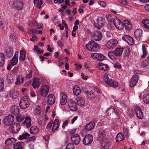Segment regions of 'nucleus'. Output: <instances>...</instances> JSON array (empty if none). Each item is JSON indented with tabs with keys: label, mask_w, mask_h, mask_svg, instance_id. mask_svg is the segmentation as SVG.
<instances>
[{
	"label": "nucleus",
	"mask_w": 149,
	"mask_h": 149,
	"mask_svg": "<svg viewBox=\"0 0 149 149\" xmlns=\"http://www.w3.org/2000/svg\"><path fill=\"white\" fill-rule=\"evenodd\" d=\"M49 90V87L47 85L42 86L39 91L40 95L43 97H45L48 95Z\"/></svg>",
	"instance_id": "2"
},
{
	"label": "nucleus",
	"mask_w": 149,
	"mask_h": 149,
	"mask_svg": "<svg viewBox=\"0 0 149 149\" xmlns=\"http://www.w3.org/2000/svg\"><path fill=\"white\" fill-rule=\"evenodd\" d=\"M10 112L14 115L18 114L19 113V108L17 106H12L10 109Z\"/></svg>",
	"instance_id": "23"
},
{
	"label": "nucleus",
	"mask_w": 149,
	"mask_h": 149,
	"mask_svg": "<svg viewBox=\"0 0 149 149\" xmlns=\"http://www.w3.org/2000/svg\"><path fill=\"white\" fill-rule=\"evenodd\" d=\"M93 138L92 136L90 134L86 135L83 139V142L85 145L90 144L93 142Z\"/></svg>",
	"instance_id": "7"
},
{
	"label": "nucleus",
	"mask_w": 149,
	"mask_h": 149,
	"mask_svg": "<svg viewBox=\"0 0 149 149\" xmlns=\"http://www.w3.org/2000/svg\"><path fill=\"white\" fill-rule=\"evenodd\" d=\"M60 103L62 105H64L67 101V95L65 93L61 94L60 96Z\"/></svg>",
	"instance_id": "22"
},
{
	"label": "nucleus",
	"mask_w": 149,
	"mask_h": 149,
	"mask_svg": "<svg viewBox=\"0 0 149 149\" xmlns=\"http://www.w3.org/2000/svg\"><path fill=\"white\" fill-rule=\"evenodd\" d=\"M5 61V57L3 53H0V66H3Z\"/></svg>",
	"instance_id": "34"
},
{
	"label": "nucleus",
	"mask_w": 149,
	"mask_h": 149,
	"mask_svg": "<svg viewBox=\"0 0 149 149\" xmlns=\"http://www.w3.org/2000/svg\"><path fill=\"white\" fill-rule=\"evenodd\" d=\"M104 81L107 84L111 79H109L107 74H105L104 77Z\"/></svg>",
	"instance_id": "55"
},
{
	"label": "nucleus",
	"mask_w": 149,
	"mask_h": 149,
	"mask_svg": "<svg viewBox=\"0 0 149 149\" xmlns=\"http://www.w3.org/2000/svg\"><path fill=\"white\" fill-rule=\"evenodd\" d=\"M39 131V128L35 126L31 127L30 129V133L33 134H37L38 133Z\"/></svg>",
	"instance_id": "28"
},
{
	"label": "nucleus",
	"mask_w": 149,
	"mask_h": 149,
	"mask_svg": "<svg viewBox=\"0 0 149 149\" xmlns=\"http://www.w3.org/2000/svg\"><path fill=\"white\" fill-rule=\"evenodd\" d=\"M100 134L99 135L98 140L102 142L103 141L107 139H105L104 137V134L103 132H100Z\"/></svg>",
	"instance_id": "41"
},
{
	"label": "nucleus",
	"mask_w": 149,
	"mask_h": 149,
	"mask_svg": "<svg viewBox=\"0 0 149 149\" xmlns=\"http://www.w3.org/2000/svg\"><path fill=\"white\" fill-rule=\"evenodd\" d=\"M111 144L110 142L106 139L102 142V147L104 149H109L111 147Z\"/></svg>",
	"instance_id": "19"
},
{
	"label": "nucleus",
	"mask_w": 149,
	"mask_h": 149,
	"mask_svg": "<svg viewBox=\"0 0 149 149\" xmlns=\"http://www.w3.org/2000/svg\"><path fill=\"white\" fill-rule=\"evenodd\" d=\"M91 35L93 39L96 41H100L102 38V33L98 31H95L92 33Z\"/></svg>",
	"instance_id": "3"
},
{
	"label": "nucleus",
	"mask_w": 149,
	"mask_h": 149,
	"mask_svg": "<svg viewBox=\"0 0 149 149\" xmlns=\"http://www.w3.org/2000/svg\"><path fill=\"white\" fill-rule=\"evenodd\" d=\"M12 6L13 8L21 10L24 7V4L23 2L17 0H14L12 3Z\"/></svg>",
	"instance_id": "9"
},
{
	"label": "nucleus",
	"mask_w": 149,
	"mask_h": 149,
	"mask_svg": "<svg viewBox=\"0 0 149 149\" xmlns=\"http://www.w3.org/2000/svg\"><path fill=\"white\" fill-rule=\"evenodd\" d=\"M59 124L58 120H55L53 124V126L52 128V131L54 132L55 130H56L59 127Z\"/></svg>",
	"instance_id": "37"
},
{
	"label": "nucleus",
	"mask_w": 149,
	"mask_h": 149,
	"mask_svg": "<svg viewBox=\"0 0 149 149\" xmlns=\"http://www.w3.org/2000/svg\"><path fill=\"white\" fill-rule=\"evenodd\" d=\"M125 139L123 135L121 133H118L116 137V140L117 142H120Z\"/></svg>",
	"instance_id": "42"
},
{
	"label": "nucleus",
	"mask_w": 149,
	"mask_h": 149,
	"mask_svg": "<svg viewBox=\"0 0 149 149\" xmlns=\"http://www.w3.org/2000/svg\"><path fill=\"white\" fill-rule=\"evenodd\" d=\"M142 48L143 54L142 56L141 57L144 58L147 55V50L145 46L144 45H143Z\"/></svg>",
	"instance_id": "51"
},
{
	"label": "nucleus",
	"mask_w": 149,
	"mask_h": 149,
	"mask_svg": "<svg viewBox=\"0 0 149 149\" xmlns=\"http://www.w3.org/2000/svg\"><path fill=\"white\" fill-rule=\"evenodd\" d=\"M142 23L145 28L149 29V19H145L142 21Z\"/></svg>",
	"instance_id": "45"
},
{
	"label": "nucleus",
	"mask_w": 149,
	"mask_h": 149,
	"mask_svg": "<svg viewBox=\"0 0 149 149\" xmlns=\"http://www.w3.org/2000/svg\"><path fill=\"white\" fill-rule=\"evenodd\" d=\"M4 23L2 21H0V29L2 30L4 28Z\"/></svg>",
	"instance_id": "64"
},
{
	"label": "nucleus",
	"mask_w": 149,
	"mask_h": 149,
	"mask_svg": "<svg viewBox=\"0 0 149 149\" xmlns=\"http://www.w3.org/2000/svg\"><path fill=\"white\" fill-rule=\"evenodd\" d=\"M68 103L70 109L72 111H75L77 109V104L75 102L72 100H69L68 102Z\"/></svg>",
	"instance_id": "11"
},
{
	"label": "nucleus",
	"mask_w": 149,
	"mask_h": 149,
	"mask_svg": "<svg viewBox=\"0 0 149 149\" xmlns=\"http://www.w3.org/2000/svg\"><path fill=\"white\" fill-rule=\"evenodd\" d=\"M131 53V51L129 48L125 49L124 53V56L125 57H128L130 55Z\"/></svg>",
	"instance_id": "47"
},
{
	"label": "nucleus",
	"mask_w": 149,
	"mask_h": 149,
	"mask_svg": "<svg viewBox=\"0 0 149 149\" xmlns=\"http://www.w3.org/2000/svg\"><path fill=\"white\" fill-rule=\"evenodd\" d=\"M65 149H74V146L72 143H68L66 146Z\"/></svg>",
	"instance_id": "54"
},
{
	"label": "nucleus",
	"mask_w": 149,
	"mask_h": 149,
	"mask_svg": "<svg viewBox=\"0 0 149 149\" xmlns=\"http://www.w3.org/2000/svg\"><path fill=\"white\" fill-rule=\"evenodd\" d=\"M14 117L13 115H9L6 116L3 120V123L6 126H9L14 122Z\"/></svg>",
	"instance_id": "6"
},
{
	"label": "nucleus",
	"mask_w": 149,
	"mask_h": 149,
	"mask_svg": "<svg viewBox=\"0 0 149 149\" xmlns=\"http://www.w3.org/2000/svg\"><path fill=\"white\" fill-rule=\"evenodd\" d=\"M105 19L102 17L99 18L97 19V23L95 24V26L98 29H100L104 24Z\"/></svg>",
	"instance_id": "12"
},
{
	"label": "nucleus",
	"mask_w": 149,
	"mask_h": 149,
	"mask_svg": "<svg viewBox=\"0 0 149 149\" xmlns=\"http://www.w3.org/2000/svg\"><path fill=\"white\" fill-rule=\"evenodd\" d=\"M108 55L109 57L113 60H116L118 57L114 51L109 52L108 54Z\"/></svg>",
	"instance_id": "27"
},
{
	"label": "nucleus",
	"mask_w": 149,
	"mask_h": 149,
	"mask_svg": "<svg viewBox=\"0 0 149 149\" xmlns=\"http://www.w3.org/2000/svg\"><path fill=\"white\" fill-rule=\"evenodd\" d=\"M98 68L99 69L107 71L108 70L109 67L107 64H104L101 63H99Z\"/></svg>",
	"instance_id": "33"
},
{
	"label": "nucleus",
	"mask_w": 149,
	"mask_h": 149,
	"mask_svg": "<svg viewBox=\"0 0 149 149\" xmlns=\"http://www.w3.org/2000/svg\"><path fill=\"white\" fill-rule=\"evenodd\" d=\"M11 76V75L10 76H8L7 78V81L9 83H12L13 82V78L11 77H10Z\"/></svg>",
	"instance_id": "61"
},
{
	"label": "nucleus",
	"mask_w": 149,
	"mask_h": 149,
	"mask_svg": "<svg viewBox=\"0 0 149 149\" xmlns=\"http://www.w3.org/2000/svg\"><path fill=\"white\" fill-rule=\"evenodd\" d=\"M18 52H16L14 56L11 59V64L12 65H14L17 63L18 59Z\"/></svg>",
	"instance_id": "17"
},
{
	"label": "nucleus",
	"mask_w": 149,
	"mask_h": 149,
	"mask_svg": "<svg viewBox=\"0 0 149 149\" xmlns=\"http://www.w3.org/2000/svg\"><path fill=\"white\" fill-rule=\"evenodd\" d=\"M30 104V102H26L22 100H20V101L19 106L20 108L22 109H25L29 107Z\"/></svg>",
	"instance_id": "21"
},
{
	"label": "nucleus",
	"mask_w": 149,
	"mask_h": 149,
	"mask_svg": "<svg viewBox=\"0 0 149 149\" xmlns=\"http://www.w3.org/2000/svg\"><path fill=\"white\" fill-rule=\"evenodd\" d=\"M47 103L50 105L53 104L55 102V98L54 95L52 94H49L47 97Z\"/></svg>",
	"instance_id": "15"
},
{
	"label": "nucleus",
	"mask_w": 149,
	"mask_h": 149,
	"mask_svg": "<svg viewBox=\"0 0 149 149\" xmlns=\"http://www.w3.org/2000/svg\"><path fill=\"white\" fill-rule=\"evenodd\" d=\"M24 80V78L21 76H18L17 77V81L15 82L16 84L20 85L23 82Z\"/></svg>",
	"instance_id": "44"
},
{
	"label": "nucleus",
	"mask_w": 149,
	"mask_h": 149,
	"mask_svg": "<svg viewBox=\"0 0 149 149\" xmlns=\"http://www.w3.org/2000/svg\"><path fill=\"white\" fill-rule=\"evenodd\" d=\"M86 94L87 98L89 100L94 99L96 97L95 93L93 91H91L90 92L88 91H86Z\"/></svg>",
	"instance_id": "20"
},
{
	"label": "nucleus",
	"mask_w": 149,
	"mask_h": 149,
	"mask_svg": "<svg viewBox=\"0 0 149 149\" xmlns=\"http://www.w3.org/2000/svg\"><path fill=\"white\" fill-rule=\"evenodd\" d=\"M25 118V116L23 115H18L16 117V120L18 122H21L24 120Z\"/></svg>",
	"instance_id": "46"
},
{
	"label": "nucleus",
	"mask_w": 149,
	"mask_h": 149,
	"mask_svg": "<svg viewBox=\"0 0 149 149\" xmlns=\"http://www.w3.org/2000/svg\"><path fill=\"white\" fill-rule=\"evenodd\" d=\"M142 31L140 29H137L134 32V34L136 38L138 40H140L142 36Z\"/></svg>",
	"instance_id": "18"
},
{
	"label": "nucleus",
	"mask_w": 149,
	"mask_h": 149,
	"mask_svg": "<svg viewBox=\"0 0 149 149\" xmlns=\"http://www.w3.org/2000/svg\"><path fill=\"white\" fill-rule=\"evenodd\" d=\"M124 24L125 28L127 30H130L132 28L131 23L128 20H125L124 21Z\"/></svg>",
	"instance_id": "30"
},
{
	"label": "nucleus",
	"mask_w": 149,
	"mask_h": 149,
	"mask_svg": "<svg viewBox=\"0 0 149 149\" xmlns=\"http://www.w3.org/2000/svg\"><path fill=\"white\" fill-rule=\"evenodd\" d=\"M130 36L127 35H124L122 37V39L123 40L127 43V41L129 38Z\"/></svg>",
	"instance_id": "59"
},
{
	"label": "nucleus",
	"mask_w": 149,
	"mask_h": 149,
	"mask_svg": "<svg viewBox=\"0 0 149 149\" xmlns=\"http://www.w3.org/2000/svg\"><path fill=\"white\" fill-rule=\"evenodd\" d=\"M20 125L18 123H14L9 127L10 131L13 133H16L20 130Z\"/></svg>",
	"instance_id": "5"
},
{
	"label": "nucleus",
	"mask_w": 149,
	"mask_h": 149,
	"mask_svg": "<svg viewBox=\"0 0 149 149\" xmlns=\"http://www.w3.org/2000/svg\"><path fill=\"white\" fill-rule=\"evenodd\" d=\"M130 45H133L135 43L134 40L133 38L130 36L127 43Z\"/></svg>",
	"instance_id": "53"
},
{
	"label": "nucleus",
	"mask_w": 149,
	"mask_h": 149,
	"mask_svg": "<svg viewBox=\"0 0 149 149\" xmlns=\"http://www.w3.org/2000/svg\"><path fill=\"white\" fill-rule=\"evenodd\" d=\"M73 91L74 94L76 95H79L81 93L80 88L78 86H74L73 88Z\"/></svg>",
	"instance_id": "32"
},
{
	"label": "nucleus",
	"mask_w": 149,
	"mask_h": 149,
	"mask_svg": "<svg viewBox=\"0 0 149 149\" xmlns=\"http://www.w3.org/2000/svg\"><path fill=\"white\" fill-rule=\"evenodd\" d=\"M58 46L60 47H62L64 46V44L63 43L62 41L61 40H58L57 42Z\"/></svg>",
	"instance_id": "63"
},
{
	"label": "nucleus",
	"mask_w": 149,
	"mask_h": 149,
	"mask_svg": "<svg viewBox=\"0 0 149 149\" xmlns=\"http://www.w3.org/2000/svg\"><path fill=\"white\" fill-rule=\"evenodd\" d=\"M21 100H22L26 102H30V101L29 99V96L27 95H26V96H24L21 99Z\"/></svg>",
	"instance_id": "58"
},
{
	"label": "nucleus",
	"mask_w": 149,
	"mask_h": 149,
	"mask_svg": "<svg viewBox=\"0 0 149 149\" xmlns=\"http://www.w3.org/2000/svg\"><path fill=\"white\" fill-rule=\"evenodd\" d=\"M91 56L93 57V56H94L96 58L97 60L99 61H102L105 58L104 55L97 53H94V55L92 54Z\"/></svg>",
	"instance_id": "25"
},
{
	"label": "nucleus",
	"mask_w": 149,
	"mask_h": 149,
	"mask_svg": "<svg viewBox=\"0 0 149 149\" xmlns=\"http://www.w3.org/2000/svg\"><path fill=\"white\" fill-rule=\"evenodd\" d=\"M43 1L42 0H38V4L36 6L40 9L41 8V5L43 3Z\"/></svg>",
	"instance_id": "57"
},
{
	"label": "nucleus",
	"mask_w": 149,
	"mask_h": 149,
	"mask_svg": "<svg viewBox=\"0 0 149 149\" xmlns=\"http://www.w3.org/2000/svg\"><path fill=\"white\" fill-rule=\"evenodd\" d=\"M136 114L137 117L139 119H141L143 117V114L141 108L139 107H136L135 108Z\"/></svg>",
	"instance_id": "14"
},
{
	"label": "nucleus",
	"mask_w": 149,
	"mask_h": 149,
	"mask_svg": "<svg viewBox=\"0 0 149 149\" xmlns=\"http://www.w3.org/2000/svg\"><path fill=\"white\" fill-rule=\"evenodd\" d=\"M107 84L113 87H116L118 86V84L117 81L111 79Z\"/></svg>",
	"instance_id": "39"
},
{
	"label": "nucleus",
	"mask_w": 149,
	"mask_h": 149,
	"mask_svg": "<svg viewBox=\"0 0 149 149\" xmlns=\"http://www.w3.org/2000/svg\"><path fill=\"white\" fill-rule=\"evenodd\" d=\"M26 52L24 50H22L20 51V56L19 59L22 61H24L25 60Z\"/></svg>",
	"instance_id": "36"
},
{
	"label": "nucleus",
	"mask_w": 149,
	"mask_h": 149,
	"mask_svg": "<svg viewBox=\"0 0 149 149\" xmlns=\"http://www.w3.org/2000/svg\"><path fill=\"white\" fill-rule=\"evenodd\" d=\"M4 80L2 78H0V91H2L4 88Z\"/></svg>",
	"instance_id": "50"
},
{
	"label": "nucleus",
	"mask_w": 149,
	"mask_h": 149,
	"mask_svg": "<svg viewBox=\"0 0 149 149\" xmlns=\"http://www.w3.org/2000/svg\"><path fill=\"white\" fill-rule=\"evenodd\" d=\"M71 139L72 142L76 145L79 144L81 141L80 136L77 134L72 135Z\"/></svg>",
	"instance_id": "10"
},
{
	"label": "nucleus",
	"mask_w": 149,
	"mask_h": 149,
	"mask_svg": "<svg viewBox=\"0 0 149 149\" xmlns=\"http://www.w3.org/2000/svg\"><path fill=\"white\" fill-rule=\"evenodd\" d=\"M138 80V76L136 74L131 79L129 86L131 87H134Z\"/></svg>",
	"instance_id": "13"
},
{
	"label": "nucleus",
	"mask_w": 149,
	"mask_h": 149,
	"mask_svg": "<svg viewBox=\"0 0 149 149\" xmlns=\"http://www.w3.org/2000/svg\"><path fill=\"white\" fill-rule=\"evenodd\" d=\"M13 49L10 46L8 47L6 50V54L9 58L12 57L13 54Z\"/></svg>",
	"instance_id": "16"
},
{
	"label": "nucleus",
	"mask_w": 149,
	"mask_h": 149,
	"mask_svg": "<svg viewBox=\"0 0 149 149\" xmlns=\"http://www.w3.org/2000/svg\"><path fill=\"white\" fill-rule=\"evenodd\" d=\"M24 146V143L22 142H18L13 146L14 149H23Z\"/></svg>",
	"instance_id": "24"
},
{
	"label": "nucleus",
	"mask_w": 149,
	"mask_h": 149,
	"mask_svg": "<svg viewBox=\"0 0 149 149\" xmlns=\"http://www.w3.org/2000/svg\"><path fill=\"white\" fill-rule=\"evenodd\" d=\"M31 119L29 117H26L25 120L23 122V124L27 128L29 127L31 125Z\"/></svg>",
	"instance_id": "31"
},
{
	"label": "nucleus",
	"mask_w": 149,
	"mask_h": 149,
	"mask_svg": "<svg viewBox=\"0 0 149 149\" xmlns=\"http://www.w3.org/2000/svg\"><path fill=\"white\" fill-rule=\"evenodd\" d=\"M114 51L118 56H120L123 52V48H116Z\"/></svg>",
	"instance_id": "38"
},
{
	"label": "nucleus",
	"mask_w": 149,
	"mask_h": 149,
	"mask_svg": "<svg viewBox=\"0 0 149 149\" xmlns=\"http://www.w3.org/2000/svg\"><path fill=\"white\" fill-rule=\"evenodd\" d=\"M117 44L118 42L116 39H111L107 42L106 46L108 49H112L116 47Z\"/></svg>",
	"instance_id": "8"
},
{
	"label": "nucleus",
	"mask_w": 149,
	"mask_h": 149,
	"mask_svg": "<svg viewBox=\"0 0 149 149\" xmlns=\"http://www.w3.org/2000/svg\"><path fill=\"white\" fill-rule=\"evenodd\" d=\"M30 136V134L27 133H23L22 135L19 136V140H22L25 139Z\"/></svg>",
	"instance_id": "49"
},
{
	"label": "nucleus",
	"mask_w": 149,
	"mask_h": 149,
	"mask_svg": "<svg viewBox=\"0 0 149 149\" xmlns=\"http://www.w3.org/2000/svg\"><path fill=\"white\" fill-rule=\"evenodd\" d=\"M86 49L91 52L97 51L99 48V45L94 40L90 41L86 45Z\"/></svg>",
	"instance_id": "1"
},
{
	"label": "nucleus",
	"mask_w": 149,
	"mask_h": 149,
	"mask_svg": "<svg viewBox=\"0 0 149 149\" xmlns=\"http://www.w3.org/2000/svg\"><path fill=\"white\" fill-rule=\"evenodd\" d=\"M95 123L93 122H91L87 124L85 126V129L86 130L91 131L94 128Z\"/></svg>",
	"instance_id": "29"
},
{
	"label": "nucleus",
	"mask_w": 149,
	"mask_h": 149,
	"mask_svg": "<svg viewBox=\"0 0 149 149\" xmlns=\"http://www.w3.org/2000/svg\"><path fill=\"white\" fill-rule=\"evenodd\" d=\"M114 68H118V69H120L121 68V65L119 63H116L113 65Z\"/></svg>",
	"instance_id": "62"
},
{
	"label": "nucleus",
	"mask_w": 149,
	"mask_h": 149,
	"mask_svg": "<svg viewBox=\"0 0 149 149\" xmlns=\"http://www.w3.org/2000/svg\"><path fill=\"white\" fill-rule=\"evenodd\" d=\"M38 123L39 125H45L46 124V122L41 118L38 119Z\"/></svg>",
	"instance_id": "48"
},
{
	"label": "nucleus",
	"mask_w": 149,
	"mask_h": 149,
	"mask_svg": "<svg viewBox=\"0 0 149 149\" xmlns=\"http://www.w3.org/2000/svg\"><path fill=\"white\" fill-rule=\"evenodd\" d=\"M36 113L37 114L39 115L41 111V109L39 106L37 107L35 110Z\"/></svg>",
	"instance_id": "60"
},
{
	"label": "nucleus",
	"mask_w": 149,
	"mask_h": 149,
	"mask_svg": "<svg viewBox=\"0 0 149 149\" xmlns=\"http://www.w3.org/2000/svg\"><path fill=\"white\" fill-rule=\"evenodd\" d=\"M10 96L13 99L16 98L19 96V93L16 90H12L10 93Z\"/></svg>",
	"instance_id": "35"
},
{
	"label": "nucleus",
	"mask_w": 149,
	"mask_h": 149,
	"mask_svg": "<svg viewBox=\"0 0 149 149\" xmlns=\"http://www.w3.org/2000/svg\"><path fill=\"white\" fill-rule=\"evenodd\" d=\"M77 99V103L78 105L81 106L84 105V100L82 98L78 97Z\"/></svg>",
	"instance_id": "40"
},
{
	"label": "nucleus",
	"mask_w": 149,
	"mask_h": 149,
	"mask_svg": "<svg viewBox=\"0 0 149 149\" xmlns=\"http://www.w3.org/2000/svg\"><path fill=\"white\" fill-rule=\"evenodd\" d=\"M113 22L115 27L118 30H121L123 28L124 26L123 22L118 18L115 17Z\"/></svg>",
	"instance_id": "4"
},
{
	"label": "nucleus",
	"mask_w": 149,
	"mask_h": 149,
	"mask_svg": "<svg viewBox=\"0 0 149 149\" xmlns=\"http://www.w3.org/2000/svg\"><path fill=\"white\" fill-rule=\"evenodd\" d=\"M143 102L146 104L149 103V94H146L143 95Z\"/></svg>",
	"instance_id": "43"
},
{
	"label": "nucleus",
	"mask_w": 149,
	"mask_h": 149,
	"mask_svg": "<svg viewBox=\"0 0 149 149\" xmlns=\"http://www.w3.org/2000/svg\"><path fill=\"white\" fill-rule=\"evenodd\" d=\"M106 19L109 22H112L114 19L109 14L107 15H106Z\"/></svg>",
	"instance_id": "56"
},
{
	"label": "nucleus",
	"mask_w": 149,
	"mask_h": 149,
	"mask_svg": "<svg viewBox=\"0 0 149 149\" xmlns=\"http://www.w3.org/2000/svg\"><path fill=\"white\" fill-rule=\"evenodd\" d=\"M41 84L40 80L39 79L35 78L33 81L32 85L34 88H38Z\"/></svg>",
	"instance_id": "26"
},
{
	"label": "nucleus",
	"mask_w": 149,
	"mask_h": 149,
	"mask_svg": "<svg viewBox=\"0 0 149 149\" xmlns=\"http://www.w3.org/2000/svg\"><path fill=\"white\" fill-rule=\"evenodd\" d=\"M149 65L148 61L145 60L143 61L141 63V66L143 68L146 67Z\"/></svg>",
	"instance_id": "52"
}]
</instances>
